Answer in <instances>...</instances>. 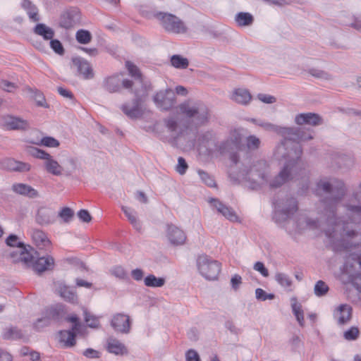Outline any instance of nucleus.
Listing matches in <instances>:
<instances>
[{
    "mask_svg": "<svg viewBox=\"0 0 361 361\" xmlns=\"http://www.w3.org/2000/svg\"><path fill=\"white\" fill-rule=\"evenodd\" d=\"M250 121L266 130L276 133L283 137L276 148L275 156L286 159V162L278 176L271 180L269 166L265 160H258L250 165V161L247 160L240 162L239 153H232L230 159L238 169H231L229 173L231 180L233 183L256 190L267 185H269L270 188H276L288 180L305 179L307 188L308 172L300 159L302 151L299 143L312 139V134L301 128L282 127L255 118H251Z\"/></svg>",
    "mask_w": 361,
    "mask_h": 361,
    "instance_id": "obj_1",
    "label": "nucleus"
},
{
    "mask_svg": "<svg viewBox=\"0 0 361 361\" xmlns=\"http://www.w3.org/2000/svg\"><path fill=\"white\" fill-rule=\"evenodd\" d=\"M322 211L321 219L325 221L326 228L324 233L329 243L335 250H348L361 244V232H357L354 226L361 223V181L357 190L353 192L352 197L344 207L345 216L337 218L336 213L338 205L334 209V219L329 212H326L321 202Z\"/></svg>",
    "mask_w": 361,
    "mask_h": 361,
    "instance_id": "obj_2",
    "label": "nucleus"
},
{
    "mask_svg": "<svg viewBox=\"0 0 361 361\" xmlns=\"http://www.w3.org/2000/svg\"><path fill=\"white\" fill-rule=\"evenodd\" d=\"M126 67L129 75L135 79V82L126 79L123 80V86L126 89H132L135 86L133 93L135 98L132 102V105L123 104L121 109L122 111L130 118L135 119L140 118L142 115L141 107L142 98L147 95L150 89V84L143 78L140 69L132 62L126 61Z\"/></svg>",
    "mask_w": 361,
    "mask_h": 361,
    "instance_id": "obj_3",
    "label": "nucleus"
},
{
    "mask_svg": "<svg viewBox=\"0 0 361 361\" xmlns=\"http://www.w3.org/2000/svg\"><path fill=\"white\" fill-rule=\"evenodd\" d=\"M346 189L344 183L335 178H323L317 183L315 192L317 195H325L322 200V204L326 212H329L334 219V209L339 205L345 195Z\"/></svg>",
    "mask_w": 361,
    "mask_h": 361,
    "instance_id": "obj_4",
    "label": "nucleus"
},
{
    "mask_svg": "<svg viewBox=\"0 0 361 361\" xmlns=\"http://www.w3.org/2000/svg\"><path fill=\"white\" fill-rule=\"evenodd\" d=\"M340 279L343 283H352L361 298V253H352L346 257Z\"/></svg>",
    "mask_w": 361,
    "mask_h": 361,
    "instance_id": "obj_5",
    "label": "nucleus"
},
{
    "mask_svg": "<svg viewBox=\"0 0 361 361\" xmlns=\"http://www.w3.org/2000/svg\"><path fill=\"white\" fill-rule=\"evenodd\" d=\"M180 111L192 119L196 127L207 124L209 119L207 106L202 102H185L179 105Z\"/></svg>",
    "mask_w": 361,
    "mask_h": 361,
    "instance_id": "obj_6",
    "label": "nucleus"
},
{
    "mask_svg": "<svg viewBox=\"0 0 361 361\" xmlns=\"http://www.w3.org/2000/svg\"><path fill=\"white\" fill-rule=\"evenodd\" d=\"M273 204V219L279 225H282L290 219L298 210L297 200L292 197L275 200Z\"/></svg>",
    "mask_w": 361,
    "mask_h": 361,
    "instance_id": "obj_7",
    "label": "nucleus"
},
{
    "mask_svg": "<svg viewBox=\"0 0 361 361\" xmlns=\"http://www.w3.org/2000/svg\"><path fill=\"white\" fill-rule=\"evenodd\" d=\"M218 144L214 132L207 130L198 134L196 148L200 156L209 157L218 154Z\"/></svg>",
    "mask_w": 361,
    "mask_h": 361,
    "instance_id": "obj_8",
    "label": "nucleus"
},
{
    "mask_svg": "<svg viewBox=\"0 0 361 361\" xmlns=\"http://www.w3.org/2000/svg\"><path fill=\"white\" fill-rule=\"evenodd\" d=\"M196 266L200 274L209 281L216 280L221 271V264L207 255L197 257Z\"/></svg>",
    "mask_w": 361,
    "mask_h": 361,
    "instance_id": "obj_9",
    "label": "nucleus"
},
{
    "mask_svg": "<svg viewBox=\"0 0 361 361\" xmlns=\"http://www.w3.org/2000/svg\"><path fill=\"white\" fill-rule=\"evenodd\" d=\"M154 16L157 19L164 30L173 34H184L187 32L188 27L185 23L176 16L165 13L157 12Z\"/></svg>",
    "mask_w": 361,
    "mask_h": 361,
    "instance_id": "obj_10",
    "label": "nucleus"
},
{
    "mask_svg": "<svg viewBox=\"0 0 361 361\" xmlns=\"http://www.w3.org/2000/svg\"><path fill=\"white\" fill-rule=\"evenodd\" d=\"M32 154L35 157L44 160V166L49 173L57 176L62 175L63 166L51 154L38 148H34Z\"/></svg>",
    "mask_w": 361,
    "mask_h": 361,
    "instance_id": "obj_11",
    "label": "nucleus"
},
{
    "mask_svg": "<svg viewBox=\"0 0 361 361\" xmlns=\"http://www.w3.org/2000/svg\"><path fill=\"white\" fill-rule=\"evenodd\" d=\"M241 147V135L235 130L230 133L226 140L218 144V154L231 153L234 150L240 152Z\"/></svg>",
    "mask_w": 361,
    "mask_h": 361,
    "instance_id": "obj_12",
    "label": "nucleus"
},
{
    "mask_svg": "<svg viewBox=\"0 0 361 361\" xmlns=\"http://www.w3.org/2000/svg\"><path fill=\"white\" fill-rule=\"evenodd\" d=\"M153 100L157 108L168 111L176 104V94L171 88L160 90L154 96Z\"/></svg>",
    "mask_w": 361,
    "mask_h": 361,
    "instance_id": "obj_13",
    "label": "nucleus"
},
{
    "mask_svg": "<svg viewBox=\"0 0 361 361\" xmlns=\"http://www.w3.org/2000/svg\"><path fill=\"white\" fill-rule=\"evenodd\" d=\"M1 125L7 130H25L30 128V123L27 120L11 115L3 116Z\"/></svg>",
    "mask_w": 361,
    "mask_h": 361,
    "instance_id": "obj_14",
    "label": "nucleus"
},
{
    "mask_svg": "<svg viewBox=\"0 0 361 361\" xmlns=\"http://www.w3.org/2000/svg\"><path fill=\"white\" fill-rule=\"evenodd\" d=\"M352 314L353 309L350 305L341 304L335 307L333 312V317L338 326H343L350 321Z\"/></svg>",
    "mask_w": 361,
    "mask_h": 361,
    "instance_id": "obj_15",
    "label": "nucleus"
},
{
    "mask_svg": "<svg viewBox=\"0 0 361 361\" xmlns=\"http://www.w3.org/2000/svg\"><path fill=\"white\" fill-rule=\"evenodd\" d=\"M166 237L171 244L176 246L183 245L187 239L185 232L173 224L167 225Z\"/></svg>",
    "mask_w": 361,
    "mask_h": 361,
    "instance_id": "obj_16",
    "label": "nucleus"
},
{
    "mask_svg": "<svg viewBox=\"0 0 361 361\" xmlns=\"http://www.w3.org/2000/svg\"><path fill=\"white\" fill-rule=\"evenodd\" d=\"M73 65L77 68L78 72L83 79L89 80L94 77V71L90 63L81 57H75L72 59Z\"/></svg>",
    "mask_w": 361,
    "mask_h": 361,
    "instance_id": "obj_17",
    "label": "nucleus"
},
{
    "mask_svg": "<svg viewBox=\"0 0 361 361\" xmlns=\"http://www.w3.org/2000/svg\"><path fill=\"white\" fill-rule=\"evenodd\" d=\"M36 221L39 225H48L55 222L56 212L48 207H40L36 214Z\"/></svg>",
    "mask_w": 361,
    "mask_h": 361,
    "instance_id": "obj_18",
    "label": "nucleus"
},
{
    "mask_svg": "<svg viewBox=\"0 0 361 361\" xmlns=\"http://www.w3.org/2000/svg\"><path fill=\"white\" fill-rule=\"evenodd\" d=\"M111 324L115 331L127 334L130 329V317L124 314H115L111 322Z\"/></svg>",
    "mask_w": 361,
    "mask_h": 361,
    "instance_id": "obj_19",
    "label": "nucleus"
},
{
    "mask_svg": "<svg viewBox=\"0 0 361 361\" xmlns=\"http://www.w3.org/2000/svg\"><path fill=\"white\" fill-rule=\"evenodd\" d=\"M4 169L11 171L27 172L31 169L30 164L16 161L14 159L7 158L1 161Z\"/></svg>",
    "mask_w": 361,
    "mask_h": 361,
    "instance_id": "obj_20",
    "label": "nucleus"
},
{
    "mask_svg": "<svg viewBox=\"0 0 361 361\" xmlns=\"http://www.w3.org/2000/svg\"><path fill=\"white\" fill-rule=\"evenodd\" d=\"M30 236L33 243L39 249H49L51 245V241L47 234L39 229H33L30 231Z\"/></svg>",
    "mask_w": 361,
    "mask_h": 361,
    "instance_id": "obj_21",
    "label": "nucleus"
},
{
    "mask_svg": "<svg viewBox=\"0 0 361 361\" xmlns=\"http://www.w3.org/2000/svg\"><path fill=\"white\" fill-rule=\"evenodd\" d=\"M54 260L50 256L41 257L35 259L31 267L37 274L50 270L54 266Z\"/></svg>",
    "mask_w": 361,
    "mask_h": 361,
    "instance_id": "obj_22",
    "label": "nucleus"
},
{
    "mask_svg": "<svg viewBox=\"0 0 361 361\" xmlns=\"http://www.w3.org/2000/svg\"><path fill=\"white\" fill-rule=\"evenodd\" d=\"M210 203L219 213L221 214L227 219L231 221H236L238 220V216L231 207L224 204L216 199H211Z\"/></svg>",
    "mask_w": 361,
    "mask_h": 361,
    "instance_id": "obj_23",
    "label": "nucleus"
},
{
    "mask_svg": "<svg viewBox=\"0 0 361 361\" xmlns=\"http://www.w3.org/2000/svg\"><path fill=\"white\" fill-rule=\"evenodd\" d=\"M295 122L298 125L318 126L322 123V118L317 114L303 113L298 114L295 118Z\"/></svg>",
    "mask_w": 361,
    "mask_h": 361,
    "instance_id": "obj_24",
    "label": "nucleus"
},
{
    "mask_svg": "<svg viewBox=\"0 0 361 361\" xmlns=\"http://www.w3.org/2000/svg\"><path fill=\"white\" fill-rule=\"evenodd\" d=\"M296 231L301 232L305 229L314 230L320 228L319 221L310 219L303 215H299L296 221Z\"/></svg>",
    "mask_w": 361,
    "mask_h": 361,
    "instance_id": "obj_25",
    "label": "nucleus"
},
{
    "mask_svg": "<svg viewBox=\"0 0 361 361\" xmlns=\"http://www.w3.org/2000/svg\"><path fill=\"white\" fill-rule=\"evenodd\" d=\"M11 189L15 193L29 198H36L39 197L38 191L25 183H14Z\"/></svg>",
    "mask_w": 361,
    "mask_h": 361,
    "instance_id": "obj_26",
    "label": "nucleus"
},
{
    "mask_svg": "<svg viewBox=\"0 0 361 361\" xmlns=\"http://www.w3.org/2000/svg\"><path fill=\"white\" fill-rule=\"evenodd\" d=\"M121 84L123 85L121 75L116 74L106 78L103 82V87L106 91L113 93L120 90Z\"/></svg>",
    "mask_w": 361,
    "mask_h": 361,
    "instance_id": "obj_27",
    "label": "nucleus"
},
{
    "mask_svg": "<svg viewBox=\"0 0 361 361\" xmlns=\"http://www.w3.org/2000/svg\"><path fill=\"white\" fill-rule=\"evenodd\" d=\"M106 349L109 353L116 355H124L128 353L126 345L120 341L113 338L107 340Z\"/></svg>",
    "mask_w": 361,
    "mask_h": 361,
    "instance_id": "obj_28",
    "label": "nucleus"
},
{
    "mask_svg": "<svg viewBox=\"0 0 361 361\" xmlns=\"http://www.w3.org/2000/svg\"><path fill=\"white\" fill-rule=\"evenodd\" d=\"M231 99L238 104L246 105L251 100L252 96L247 90L238 88L233 91Z\"/></svg>",
    "mask_w": 361,
    "mask_h": 361,
    "instance_id": "obj_29",
    "label": "nucleus"
},
{
    "mask_svg": "<svg viewBox=\"0 0 361 361\" xmlns=\"http://www.w3.org/2000/svg\"><path fill=\"white\" fill-rule=\"evenodd\" d=\"M121 209L133 228L137 231H140L142 224L137 218V212L133 209L126 206H122Z\"/></svg>",
    "mask_w": 361,
    "mask_h": 361,
    "instance_id": "obj_30",
    "label": "nucleus"
},
{
    "mask_svg": "<svg viewBox=\"0 0 361 361\" xmlns=\"http://www.w3.org/2000/svg\"><path fill=\"white\" fill-rule=\"evenodd\" d=\"M72 330H63L59 331V341L65 347H72L75 344V333Z\"/></svg>",
    "mask_w": 361,
    "mask_h": 361,
    "instance_id": "obj_31",
    "label": "nucleus"
},
{
    "mask_svg": "<svg viewBox=\"0 0 361 361\" xmlns=\"http://www.w3.org/2000/svg\"><path fill=\"white\" fill-rule=\"evenodd\" d=\"M21 6L27 12L32 21L37 22L39 20L38 9L30 0H23Z\"/></svg>",
    "mask_w": 361,
    "mask_h": 361,
    "instance_id": "obj_32",
    "label": "nucleus"
},
{
    "mask_svg": "<svg viewBox=\"0 0 361 361\" xmlns=\"http://www.w3.org/2000/svg\"><path fill=\"white\" fill-rule=\"evenodd\" d=\"M164 123L169 130L176 134V137L177 139L183 136L184 132L188 130L187 128L185 130L180 128L177 123V121L173 117L166 118L164 120Z\"/></svg>",
    "mask_w": 361,
    "mask_h": 361,
    "instance_id": "obj_33",
    "label": "nucleus"
},
{
    "mask_svg": "<svg viewBox=\"0 0 361 361\" xmlns=\"http://www.w3.org/2000/svg\"><path fill=\"white\" fill-rule=\"evenodd\" d=\"M290 301L293 313L295 315L300 326L303 327L305 325V319L302 305L298 302L295 298H292Z\"/></svg>",
    "mask_w": 361,
    "mask_h": 361,
    "instance_id": "obj_34",
    "label": "nucleus"
},
{
    "mask_svg": "<svg viewBox=\"0 0 361 361\" xmlns=\"http://www.w3.org/2000/svg\"><path fill=\"white\" fill-rule=\"evenodd\" d=\"M34 32L42 37L45 40H50L54 36V30L43 23L37 24L34 28Z\"/></svg>",
    "mask_w": 361,
    "mask_h": 361,
    "instance_id": "obj_35",
    "label": "nucleus"
},
{
    "mask_svg": "<svg viewBox=\"0 0 361 361\" xmlns=\"http://www.w3.org/2000/svg\"><path fill=\"white\" fill-rule=\"evenodd\" d=\"M18 253L19 255L18 257V261L23 262L27 267L32 266L35 258L30 251H28L23 245L20 246V249L18 250Z\"/></svg>",
    "mask_w": 361,
    "mask_h": 361,
    "instance_id": "obj_36",
    "label": "nucleus"
},
{
    "mask_svg": "<svg viewBox=\"0 0 361 361\" xmlns=\"http://www.w3.org/2000/svg\"><path fill=\"white\" fill-rule=\"evenodd\" d=\"M235 21L240 27L251 25L254 22L252 14L247 12H239L235 16Z\"/></svg>",
    "mask_w": 361,
    "mask_h": 361,
    "instance_id": "obj_37",
    "label": "nucleus"
},
{
    "mask_svg": "<svg viewBox=\"0 0 361 361\" xmlns=\"http://www.w3.org/2000/svg\"><path fill=\"white\" fill-rule=\"evenodd\" d=\"M276 281L283 288L286 290H290L293 284L291 278L285 273L277 272L274 276Z\"/></svg>",
    "mask_w": 361,
    "mask_h": 361,
    "instance_id": "obj_38",
    "label": "nucleus"
},
{
    "mask_svg": "<svg viewBox=\"0 0 361 361\" xmlns=\"http://www.w3.org/2000/svg\"><path fill=\"white\" fill-rule=\"evenodd\" d=\"M144 283L147 287L160 288L165 284V279L157 277L154 274H149L144 279Z\"/></svg>",
    "mask_w": 361,
    "mask_h": 361,
    "instance_id": "obj_39",
    "label": "nucleus"
},
{
    "mask_svg": "<svg viewBox=\"0 0 361 361\" xmlns=\"http://www.w3.org/2000/svg\"><path fill=\"white\" fill-rule=\"evenodd\" d=\"M170 61L171 66L178 69H185L189 65L188 59L178 54L173 55Z\"/></svg>",
    "mask_w": 361,
    "mask_h": 361,
    "instance_id": "obj_40",
    "label": "nucleus"
},
{
    "mask_svg": "<svg viewBox=\"0 0 361 361\" xmlns=\"http://www.w3.org/2000/svg\"><path fill=\"white\" fill-rule=\"evenodd\" d=\"M23 336L22 332L16 327L11 326L4 329L2 337L4 339H17Z\"/></svg>",
    "mask_w": 361,
    "mask_h": 361,
    "instance_id": "obj_41",
    "label": "nucleus"
},
{
    "mask_svg": "<svg viewBox=\"0 0 361 361\" xmlns=\"http://www.w3.org/2000/svg\"><path fill=\"white\" fill-rule=\"evenodd\" d=\"M60 295L70 302L74 303L77 301V295L75 292L68 287H61L60 290Z\"/></svg>",
    "mask_w": 361,
    "mask_h": 361,
    "instance_id": "obj_42",
    "label": "nucleus"
},
{
    "mask_svg": "<svg viewBox=\"0 0 361 361\" xmlns=\"http://www.w3.org/2000/svg\"><path fill=\"white\" fill-rule=\"evenodd\" d=\"M110 273L111 275L121 280H126L128 278V272L124 267L121 265L113 267L110 269Z\"/></svg>",
    "mask_w": 361,
    "mask_h": 361,
    "instance_id": "obj_43",
    "label": "nucleus"
},
{
    "mask_svg": "<svg viewBox=\"0 0 361 361\" xmlns=\"http://www.w3.org/2000/svg\"><path fill=\"white\" fill-rule=\"evenodd\" d=\"M63 312V307L59 305L56 307H51L47 310L45 313L49 317H50L51 321H59L61 317V314Z\"/></svg>",
    "mask_w": 361,
    "mask_h": 361,
    "instance_id": "obj_44",
    "label": "nucleus"
},
{
    "mask_svg": "<svg viewBox=\"0 0 361 361\" xmlns=\"http://www.w3.org/2000/svg\"><path fill=\"white\" fill-rule=\"evenodd\" d=\"M75 37L77 41L80 44H87L92 39L91 33L86 30H79L77 31Z\"/></svg>",
    "mask_w": 361,
    "mask_h": 361,
    "instance_id": "obj_45",
    "label": "nucleus"
},
{
    "mask_svg": "<svg viewBox=\"0 0 361 361\" xmlns=\"http://www.w3.org/2000/svg\"><path fill=\"white\" fill-rule=\"evenodd\" d=\"M329 286L323 281H318L314 288V294L317 297L324 296L329 291Z\"/></svg>",
    "mask_w": 361,
    "mask_h": 361,
    "instance_id": "obj_46",
    "label": "nucleus"
},
{
    "mask_svg": "<svg viewBox=\"0 0 361 361\" xmlns=\"http://www.w3.org/2000/svg\"><path fill=\"white\" fill-rule=\"evenodd\" d=\"M197 173L201 178L202 181L209 187H215L216 183L214 178L207 172L199 169Z\"/></svg>",
    "mask_w": 361,
    "mask_h": 361,
    "instance_id": "obj_47",
    "label": "nucleus"
},
{
    "mask_svg": "<svg viewBox=\"0 0 361 361\" xmlns=\"http://www.w3.org/2000/svg\"><path fill=\"white\" fill-rule=\"evenodd\" d=\"M85 321L91 328H97L99 326V317L91 314L87 310L84 312Z\"/></svg>",
    "mask_w": 361,
    "mask_h": 361,
    "instance_id": "obj_48",
    "label": "nucleus"
},
{
    "mask_svg": "<svg viewBox=\"0 0 361 361\" xmlns=\"http://www.w3.org/2000/svg\"><path fill=\"white\" fill-rule=\"evenodd\" d=\"M74 215L73 211L69 207H63L59 213V216L64 223H69Z\"/></svg>",
    "mask_w": 361,
    "mask_h": 361,
    "instance_id": "obj_49",
    "label": "nucleus"
},
{
    "mask_svg": "<svg viewBox=\"0 0 361 361\" xmlns=\"http://www.w3.org/2000/svg\"><path fill=\"white\" fill-rule=\"evenodd\" d=\"M255 297L258 300L265 301L274 299L275 295L274 293H267L262 288H258L255 290Z\"/></svg>",
    "mask_w": 361,
    "mask_h": 361,
    "instance_id": "obj_50",
    "label": "nucleus"
},
{
    "mask_svg": "<svg viewBox=\"0 0 361 361\" xmlns=\"http://www.w3.org/2000/svg\"><path fill=\"white\" fill-rule=\"evenodd\" d=\"M40 144L47 147H58L60 145L59 140L53 137L46 136L41 139Z\"/></svg>",
    "mask_w": 361,
    "mask_h": 361,
    "instance_id": "obj_51",
    "label": "nucleus"
},
{
    "mask_svg": "<svg viewBox=\"0 0 361 361\" xmlns=\"http://www.w3.org/2000/svg\"><path fill=\"white\" fill-rule=\"evenodd\" d=\"M359 336V329L356 326H352L343 333V337L347 341H354Z\"/></svg>",
    "mask_w": 361,
    "mask_h": 361,
    "instance_id": "obj_52",
    "label": "nucleus"
},
{
    "mask_svg": "<svg viewBox=\"0 0 361 361\" xmlns=\"http://www.w3.org/2000/svg\"><path fill=\"white\" fill-rule=\"evenodd\" d=\"M260 140L255 135H250L247 137V147L250 150L257 149L259 147Z\"/></svg>",
    "mask_w": 361,
    "mask_h": 361,
    "instance_id": "obj_53",
    "label": "nucleus"
},
{
    "mask_svg": "<svg viewBox=\"0 0 361 361\" xmlns=\"http://www.w3.org/2000/svg\"><path fill=\"white\" fill-rule=\"evenodd\" d=\"M18 88V85L6 80H0V89L7 92H13Z\"/></svg>",
    "mask_w": 361,
    "mask_h": 361,
    "instance_id": "obj_54",
    "label": "nucleus"
},
{
    "mask_svg": "<svg viewBox=\"0 0 361 361\" xmlns=\"http://www.w3.org/2000/svg\"><path fill=\"white\" fill-rule=\"evenodd\" d=\"M309 73L311 75L320 79L329 80L331 78V76L328 73L317 68L310 69Z\"/></svg>",
    "mask_w": 361,
    "mask_h": 361,
    "instance_id": "obj_55",
    "label": "nucleus"
},
{
    "mask_svg": "<svg viewBox=\"0 0 361 361\" xmlns=\"http://www.w3.org/2000/svg\"><path fill=\"white\" fill-rule=\"evenodd\" d=\"M188 168V165L186 163L185 159L182 157L178 158V164L176 166V171L180 175H184Z\"/></svg>",
    "mask_w": 361,
    "mask_h": 361,
    "instance_id": "obj_56",
    "label": "nucleus"
},
{
    "mask_svg": "<svg viewBox=\"0 0 361 361\" xmlns=\"http://www.w3.org/2000/svg\"><path fill=\"white\" fill-rule=\"evenodd\" d=\"M50 47L53 51L59 55H63L64 54V49L61 42L58 39H50Z\"/></svg>",
    "mask_w": 361,
    "mask_h": 361,
    "instance_id": "obj_57",
    "label": "nucleus"
},
{
    "mask_svg": "<svg viewBox=\"0 0 361 361\" xmlns=\"http://www.w3.org/2000/svg\"><path fill=\"white\" fill-rule=\"evenodd\" d=\"M6 243L8 246L10 247H17L18 250L20 249V246H23L24 245L19 241L18 237L16 235L11 234L10 235L6 240Z\"/></svg>",
    "mask_w": 361,
    "mask_h": 361,
    "instance_id": "obj_58",
    "label": "nucleus"
},
{
    "mask_svg": "<svg viewBox=\"0 0 361 361\" xmlns=\"http://www.w3.org/2000/svg\"><path fill=\"white\" fill-rule=\"evenodd\" d=\"M51 322V321L50 320V317H49L45 313L44 316L37 320V322L35 323V327L39 330L44 326L49 325Z\"/></svg>",
    "mask_w": 361,
    "mask_h": 361,
    "instance_id": "obj_59",
    "label": "nucleus"
},
{
    "mask_svg": "<svg viewBox=\"0 0 361 361\" xmlns=\"http://www.w3.org/2000/svg\"><path fill=\"white\" fill-rule=\"evenodd\" d=\"M185 361H201L198 353L193 350L190 349L185 353Z\"/></svg>",
    "mask_w": 361,
    "mask_h": 361,
    "instance_id": "obj_60",
    "label": "nucleus"
},
{
    "mask_svg": "<svg viewBox=\"0 0 361 361\" xmlns=\"http://www.w3.org/2000/svg\"><path fill=\"white\" fill-rule=\"evenodd\" d=\"M253 269L259 272L264 277H267L269 276V271L265 267L264 264L261 262H257L255 263L253 266Z\"/></svg>",
    "mask_w": 361,
    "mask_h": 361,
    "instance_id": "obj_61",
    "label": "nucleus"
},
{
    "mask_svg": "<svg viewBox=\"0 0 361 361\" xmlns=\"http://www.w3.org/2000/svg\"><path fill=\"white\" fill-rule=\"evenodd\" d=\"M78 216L81 221L85 223H89L92 220L90 214L86 209H80L78 212Z\"/></svg>",
    "mask_w": 361,
    "mask_h": 361,
    "instance_id": "obj_62",
    "label": "nucleus"
},
{
    "mask_svg": "<svg viewBox=\"0 0 361 361\" xmlns=\"http://www.w3.org/2000/svg\"><path fill=\"white\" fill-rule=\"evenodd\" d=\"M231 283L232 288L236 290L239 288L240 285L242 283V278L238 274H235L231 279Z\"/></svg>",
    "mask_w": 361,
    "mask_h": 361,
    "instance_id": "obj_63",
    "label": "nucleus"
},
{
    "mask_svg": "<svg viewBox=\"0 0 361 361\" xmlns=\"http://www.w3.org/2000/svg\"><path fill=\"white\" fill-rule=\"evenodd\" d=\"M258 99L265 104H272L276 102V98L271 95L259 94Z\"/></svg>",
    "mask_w": 361,
    "mask_h": 361,
    "instance_id": "obj_64",
    "label": "nucleus"
}]
</instances>
